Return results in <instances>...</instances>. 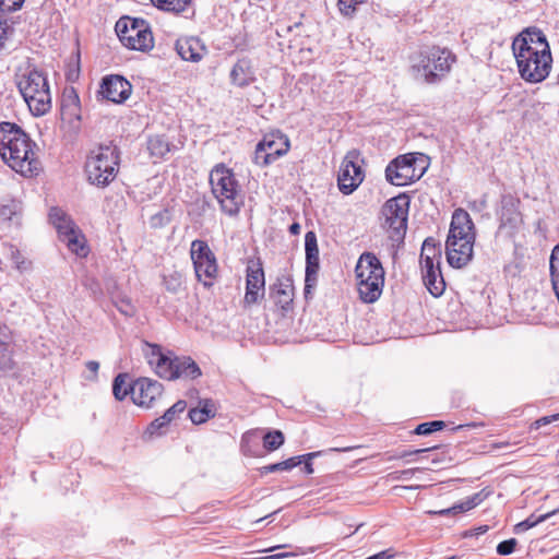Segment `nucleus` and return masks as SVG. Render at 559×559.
Here are the masks:
<instances>
[{"mask_svg":"<svg viewBox=\"0 0 559 559\" xmlns=\"http://www.w3.org/2000/svg\"><path fill=\"white\" fill-rule=\"evenodd\" d=\"M519 73L530 83L544 81L551 70V52L545 34L537 27L522 31L512 43Z\"/></svg>","mask_w":559,"mask_h":559,"instance_id":"1","label":"nucleus"},{"mask_svg":"<svg viewBox=\"0 0 559 559\" xmlns=\"http://www.w3.org/2000/svg\"><path fill=\"white\" fill-rule=\"evenodd\" d=\"M34 146L35 143L20 126L0 122V156L14 171L32 176L38 170Z\"/></svg>","mask_w":559,"mask_h":559,"instance_id":"2","label":"nucleus"},{"mask_svg":"<svg viewBox=\"0 0 559 559\" xmlns=\"http://www.w3.org/2000/svg\"><path fill=\"white\" fill-rule=\"evenodd\" d=\"M120 150L117 145L102 144L90 151L85 160V175L88 183L106 188L118 175Z\"/></svg>","mask_w":559,"mask_h":559,"instance_id":"3","label":"nucleus"},{"mask_svg":"<svg viewBox=\"0 0 559 559\" xmlns=\"http://www.w3.org/2000/svg\"><path fill=\"white\" fill-rule=\"evenodd\" d=\"M17 87L34 116H44L50 110V88L47 78L41 71L32 69L23 73L19 78Z\"/></svg>","mask_w":559,"mask_h":559,"instance_id":"4","label":"nucleus"},{"mask_svg":"<svg viewBox=\"0 0 559 559\" xmlns=\"http://www.w3.org/2000/svg\"><path fill=\"white\" fill-rule=\"evenodd\" d=\"M210 185L222 211L230 216L237 214L242 200L231 169L223 164L216 165L210 173Z\"/></svg>","mask_w":559,"mask_h":559,"instance_id":"5","label":"nucleus"},{"mask_svg":"<svg viewBox=\"0 0 559 559\" xmlns=\"http://www.w3.org/2000/svg\"><path fill=\"white\" fill-rule=\"evenodd\" d=\"M426 170L425 155L408 153L395 157L388 164L385 178L391 185L404 187L419 180Z\"/></svg>","mask_w":559,"mask_h":559,"instance_id":"6","label":"nucleus"},{"mask_svg":"<svg viewBox=\"0 0 559 559\" xmlns=\"http://www.w3.org/2000/svg\"><path fill=\"white\" fill-rule=\"evenodd\" d=\"M455 56L448 49L432 47L421 51L413 67L429 84L441 81L450 71Z\"/></svg>","mask_w":559,"mask_h":559,"instance_id":"7","label":"nucleus"},{"mask_svg":"<svg viewBox=\"0 0 559 559\" xmlns=\"http://www.w3.org/2000/svg\"><path fill=\"white\" fill-rule=\"evenodd\" d=\"M408 209L409 199L406 194H400L388 200L382 207V215L384 216L383 226L388 228L389 237L393 242L400 243L404 240Z\"/></svg>","mask_w":559,"mask_h":559,"instance_id":"8","label":"nucleus"},{"mask_svg":"<svg viewBox=\"0 0 559 559\" xmlns=\"http://www.w3.org/2000/svg\"><path fill=\"white\" fill-rule=\"evenodd\" d=\"M120 41L133 50L145 51L153 47V36L143 20L122 17L116 23Z\"/></svg>","mask_w":559,"mask_h":559,"instance_id":"9","label":"nucleus"},{"mask_svg":"<svg viewBox=\"0 0 559 559\" xmlns=\"http://www.w3.org/2000/svg\"><path fill=\"white\" fill-rule=\"evenodd\" d=\"M496 215L499 222L498 235L513 237L523 225L520 200L511 194L501 197Z\"/></svg>","mask_w":559,"mask_h":559,"instance_id":"10","label":"nucleus"},{"mask_svg":"<svg viewBox=\"0 0 559 559\" xmlns=\"http://www.w3.org/2000/svg\"><path fill=\"white\" fill-rule=\"evenodd\" d=\"M190 254L198 280L202 282L204 286H211L213 278H215L217 274L215 254L205 241L199 239L192 241Z\"/></svg>","mask_w":559,"mask_h":559,"instance_id":"11","label":"nucleus"},{"mask_svg":"<svg viewBox=\"0 0 559 559\" xmlns=\"http://www.w3.org/2000/svg\"><path fill=\"white\" fill-rule=\"evenodd\" d=\"M360 153L357 150H350L346 153L338 171V189L344 194L353 193L365 178V174L359 164Z\"/></svg>","mask_w":559,"mask_h":559,"instance_id":"12","label":"nucleus"},{"mask_svg":"<svg viewBox=\"0 0 559 559\" xmlns=\"http://www.w3.org/2000/svg\"><path fill=\"white\" fill-rule=\"evenodd\" d=\"M289 148L288 139L283 134H269L258 143L254 152V163L259 166H267L280 156L286 154Z\"/></svg>","mask_w":559,"mask_h":559,"instance_id":"13","label":"nucleus"},{"mask_svg":"<svg viewBox=\"0 0 559 559\" xmlns=\"http://www.w3.org/2000/svg\"><path fill=\"white\" fill-rule=\"evenodd\" d=\"M306 251V275H305V297L311 294L317 285L318 273L320 269L319 248L317 235L314 231H307L305 235Z\"/></svg>","mask_w":559,"mask_h":559,"instance_id":"14","label":"nucleus"},{"mask_svg":"<svg viewBox=\"0 0 559 559\" xmlns=\"http://www.w3.org/2000/svg\"><path fill=\"white\" fill-rule=\"evenodd\" d=\"M130 393L134 404L150 408L160 397L163 385L157 380L140 378L130 386Z\"/></svg>","mask_w":559,"mask_h":559,"instance_id":"15","label":"nucleus"},{"mask_svg":"<svg viewBox=\"0 0 559 559\" xmlns=\"http://www.w3.org/2000/svg\"><path fill=\"white\" fill-rule=\"evenodd\" d=\"M132 92L131 83L118 74L103 78L99 93L104 98L115 104L126 102Z\"/></svg>","mask_w":559,"mask_h":559,"instance_id":"16","label":"nucleus"},{"mask_svg":"<svg viewBox=\"0 0 559 559\" xmlns=\"http://www.w3.org/2000/svg\"><path fill=\"white\" fill-rule=\"evenodd\" d=\"M474 242L475 237L464 240L447 239L445 253L449 264L456 269L465 266L473 258Z\"/></svg>","mask_w":559,"mask_h":559,"instance_id":"17","label":"nucleus"},{"mask_svg":"<svg viewBox=\"0 0 559 559\" xmlns=\"http://www.w3.org/2000/svg\"><path fill=\"white\" fill-rule=\"evenodd\" d=\"M169 366L164 371L163 379H197L202 374L198 364L191 357H170Z\"/></svg>","mask_w":559,"mask_h":559,"instance_id":"18","label":"nucleus"},{"mask_svg":"<svg viewBox=\"0 0 559 559\" xmlns=\"http://www.w3.org/2000/svg\"><path fill=\"white\" fill-rule=\"evenodd\" d=\"M357 281H376L384 283V269L380 260L371 252H364L355 267Z\"/></svg>","mask_w":559,"mask_h":559,"instance_id":"19","label":"nucleus"},{"mask_svg":"<svg viewBox=\"0 0 559 559\" xmlns=\"http://www.w3.org/2000/svg\"><path fill=\"white\" fill-rule=\"evenodd\" d=\"M264 272L260 263L249 265L247 269L245 301L255 304L264 295Z\"/></svg>","mask_w":559,"mask_h":559,"instance_id":"20","label":"nucleus"},{"mask_svg":"<svg viewBox=\"0 0 559 559\" xmlns=\"http://www.w3.org/2000/svg\"><path fill=\"white\" fill-rule=\"evenodd\" d=\"M475 226L469 214L463 209L453 212L448 239L464 240L475 237Z\"/></svg>","mask_w":559,"mask_h":559,"instance_id":"21","label":"nucleus"},{"mask_svg":"<svg viewBox=\"0 0 559 559\" xmlns=\"http://www.w3.org/2000/svg\"><path fill=\"white\" fill-rule=\"evenodd\" d=\"M187 407V403L185 401L176 402L171 407H169L163 416L153 420L144 432V438H152L154 436L163 435V428H165L169 423H171L175 417L182 413Z\"/></svg>","mask_w":559,"mask_h":559,"instance_id":"22","label":"nucleus"},{"mask_svg":"<svg viewBox=\"0 0 559 559\" xmlns=\"http://www.w3.org/2000/svg\"><path fill=\"white\" fill-rule=\"evenodd\" d=\"M176 51L182 60L199 62L203 56L205 48L200 39L195 37L179 38L176 43Z\"/></svg>","mask_w":559,"mask_h":559,"instance_id":"23","label":"nucleus"},{"mask_svg":"<svg viewBox=\"0 0 559 559\" xmlns=\"http://www.w3.org/2000/svg\"><path fill=\"white\" fill-rule=\"evenodd\" d=\"M423 281L429 293L438 297L445 288V283L441 274L439 262L436 264L423 265L421 266Z\"/></svg>","mask_w":559,"mask_h":559,"instance_id":"24","label":"nucleus"},{"mask_svg":"<svg viewBox=\"0 0 559 559\" xmlns=\"http://www.w3.org/2000/svg\"><path fill=\"white\" fill-rule=\"evenodd\" d=\"M143 352L150 366L162 378L167 366H169L170 356L165 355L159 345L147 342L144 343Z\"/></svg>","mask_w":559,"mask_h":559,"instance_id":"25","label":"nucleus"},{"mask_svg":"<svg viewBox=\"0 0 559 559\" xmlns=\"http://www.w3.org/2000/svg\"><path fill=\"white\" fill-rule=\"evenodd\" d=\"M231 83L236 86L243 87L254 80L251 61L248 59L238 60L230 71Z\"/></svg>","mask_w":559,"mask_h":559,"instance_id":"26","label":"nucleus"},{"mask_svg":"<svg viewBox=\"0 0 559 559\" xmlns=\"http://www.w3.org/2000/svg\"><path fill=\"white\" fill-rule=\"evenodd\" d=\"M216 414V406L213 400L205 399L199 401L197 407L189 411V417L193 424L200 425L207 419L214 417Z\"/></svg>","mask_w":559,"mask_h":559,"instance_id":"27","label":"nucleus"},{"mask_svg":"<svg viewBox=\"0 0 559 559\" xmlns=\"http://www.w3.org/2000/svg\"><path fill=\"white\" fill-rule=\"evenodd\" d=\"M384 283L376 281H357L359 296L362 301L371 304L379 299Z\"/></svg>","mask_w":559,"mask_h":559,"instance_id":"28","label":"nucleus"},{"mask_svg":"<svg viewBox=\"0 0 559 559\" xmlns=\"http://www.w3.org/2000/svg\"><path fill=\"white\" fill-rule=\"evenodd\" d=\"M483 501V495L481 492L474 493L473 496L467 497L466 499L460 501L459 503L454 504L451 508L443 509L440 511H428L429 514H439V515H445V514H457L462 512L469 511L477 507Z\"/></svg>","mask_w":559,"mask_h":559,"instance_id":"29","label":"nucleus"},{"mask_svg":"<svg viewBox=\"0 0 559 559\" xmlns=\"http://www.w3.org/2000/svg\"><path fill=\"white\" fill-rule=\"evenodd\" d=\"M49 219L61 236L71 234L76 228L72 219L59 207L50 210Z\"/></svg>","mask_w":559,"mask_h":559,"instance_id":"30","label":"nucleus"},{"mask_svg":"<svg viewBox=\"0 0 559 559\" xmlns=\"http://www.w3.org/2000/svg\"><path fill=\"white\" fill-rule=\"evenodd\" d=\"M322 454L321 451H318V452H311V453H308V454H305V455H299V456H293V457H289L288 460H285L283 462H280V463H275V464H270L267 466H264L263 467V473H274V472H282V471H290L292 468L298 466L299 464L302 463V459L304 457H308L309 460H312L317 456H320Z\"/></svg>","mask_w":559,"mask_h":559,"instance_id":"31","label":"nucleus"},{"mask_svg":"<svg viewBox=\"0 0 559 559\" xmlns=\"http://www.w3.org/2000/svg\"><path fill=\"white\" fill-rule=\"evenodd\" d=\"M440 257L441 251L440 248L436 245L435 239L431 237L425 239L421 246L420 265L423 266L436 264L437 262H439Z\"/></svg>","mask_w":559,"mask_h":559,"instance_id":"32","label":"nucleus"},{"mask_svg":"<svg viewBox=\"0 0 559 559\" xmlns=\"http://www.w3.org/2000/svg\"><path fill=\"white\" fill-rule=\"evenodd\" d=\"M68 248L78 255H86L87 250L84 243V237L76 230V228L63 236Z\"/></svg>","mask_w":559,"mask_h":559,"instance_id":"33","label":"nucleus"},{"mask_svg":"<svg viewBox=\"0 0 559 559\" xmlns=\"http://www.w3.org/2000/svg\"><path fill=\"white\" fill-rule=\"evenodd\" d=\"M152 3L160 10L174 12V13H182L185 12L191 0H151Z\"/></svg>","mask_w":559,"mask_h":559,"instance_id":"34","label":"nucleus"},{"mask_svg":"<svg viewBox=\"0 0 559 559\" xmlns=\"http://www.w3.org/2000/svg\"><path fill=\"white\" fill-rule=\"evenodd\" d=\"M557 511L548 512V513L542 514L539 516L531 515L526 520L518 523L514 526V532L516 534L523 533V532H525V531L536 526L538 523H542V522L546 521L547 519H549Z\"/></svg>","mask_w":559,"mask_h":559,"instance_id":"35","label":"nucleus"},{"mask_svg":"<svg viewBox=\"0 0 559 559\" xmlns=\"http://www.w3.org/2000/svg\"><path fill=\"white\" fill-rule=\"evenodd\" d=\"M130 386L127 384V374L119 373L112 383V393L118 401H122L129 393Z\"/></svg>","mask_w":559,"mask_h":559,"instance_id":"36","label":"nucleus"},{"mask_svg":"<svg viewBox=\"0 0 559 559\" xmlns=\"http://www.w3.org/2000/svg\"><path fill=\"white\" fill-rule=\"evenodd\" d=\"M284 443V435L281 430L269 431L263 438V447L269 451L277 450Z\"/></svg>","mask_w":559,"mask_h":559,"instance_id":"37","label":"nucleus"},{"mask_svg":"<svg viewBox=\"0 0 559 559\" xmlns=\"http://www.w3.org/2000/svg\"><path fill=\"white\" fill-rule=\"evenodd\" d=\"M444 426H445V424L442 420H433V421L423 423L416 427L415 433L427 436L435 431L441 430L442 428H444Z\"/></svg>","mask_w":559,"mask_h":559,"instance_id":"38","label":"nucleus"},{"mask_svg":"<svg viewBox=\"0 0 559 559\" xmlns=\"http://www.w3.org/2000/svg\"><path fill=\"white\" fill-rule=\"evenodd\" d=\"M171 221L170 212L167 209L159 211L150 218V225L152 228H162L169 224Z\"/></svg>","mask_w":559,"mask_h":559,"instance_id":"39","label":"nucleus"},{"mask_svg":"<svg viewBox=\"0 0 559 559\" xmlns=\"http://www.w3.org/2000/svg\"><path fill=\"white\" fill-rule=\"evenodd\" d=\"M116 308L120 313H122L126 317H132L135 313V308L130 301V299L122 297L116 300L115 302Z\"/></svg>","mask_w":559,"mask_h":559,"instance_id":"40","label":"nucleus"},{"mask_svg":"<svg viewBox=\"0 0 559 559\" xmlns=\"http://www.w3.org/2000/svg\"><path fill=\"white\" fill-rule=\"evenodd\" d=\"M362 1L364 0H338L340 11L344 15H352L355 12L356 7Z\"/></svg>","mask_w":559,"mask_h":559,"instance_id":"41","label":"nucleus"},{"mask_svg":"<svg viewBox=\"0 0 559 559\" xmlns=\"http://www.w3.org/2000/svg\"><path fill=\"white\" fill-rule=\"evenodd\" d=\"M518 542L515 538H510L498 544L497 552L501 556L510 555L514 551Z\"/></svg>","mask_w":559,"mask_h":559,"instance_id":"42","label":"nucleus"},{"mask_svg":"<svg viewBox=\"0 0 559 559\" xmlns=\"http://www.w3.org/2000/svg\"><path fill=\"white\" fill-rule=\"evenodd\" d=\"M25 0H0V11L2 13L14 12L22 8Z\"/></svg>","mask_w":559,"mask_h":559,"instance_id":"43","label":"nucleus"},{"mask_svg":"<svg viewBox=\"0 0 559 559\" xmlns=\"http://www.w3.org/2000/svg\"><path fill=\"white\" fill-rule=\"evenodd\" d=\"M421 471L423 469L419 467L408 468V469L394 472L391 474V476H392V479H394V480H409L415 473L421 472Z\"/></svg>","mask_w":559,"mask_h":559,"instance_id":"44","label":"nucleus"},{"mask_svg":"<svg viewBox=\"0 0 559 559\" xmlns=\"http://www.w3.org/2000/svg\"><path fill=\"white\" fill-rule=\"evenodd\" d=\"M150 147L152 148L153 153L163 155L164 153L168 152V144L165 143L160 139H152L150 141Z\"/></svg>","mask_w":559,"mask_h":559,"instance_id":"45","label":"nucleus"},{"mask_svg":"<svg viewBox=\"0 0 559 559\" xmlns=\"http://www.w3.org/2000/svg\"><path fill=\"white\" fill-rule=\"evenodd\" d=\"M556 420H559V413L555 414V415H550V416L540 417L539 419L535 420L532 424L531 428L532 429H539L542 426L549 425V424H551L552 421H556Z\"/></svg>","mask_w":559,"mask_h":559,"instance_id":"46","label":"nucleus"},{"mask_svg":"<svg viewBox=\"0 0 559 559\" xmlns=\"http://www.w3.org/2000/svg\"><path fill=\"white\" fill-rule=\"evenodd\" d=\"M9 24L8 21L0 16V48L3 47L4 41L8 38V32H9Z\"/></svg>","mask_w":559,"mask_h":559,"instance_id":"47","label":"nucleus"},{"mask_svg":"<svg viewBox=\"0 0 559 559\" xmlns=\"http://www.w3.org/2000/svg\"><path fill=\"white\" fill-rule=\"evenodd\" d=\"M489 530V527L487 525H481L479 527H476L474 530H471L469 532H467L465 534L466 537L468 536H478V535H483L485 534L487 531Z\"/></svg>","mask_w":559,"mask_h":559,"instance_id":"48","label":"nucleus"},{"mask_svg":"<svg viewBox=\"0 0 559 559\" xmlns=\"http://www.w3.org/2000/svg\"><path fill=\"white\" fill-rule=\"evenodd\" d=\"M486 206H487V201L485 198H483L479 201H474L473 203H471L469 209L472 211H481V210L486 209Z\"/></svg>","mask_w":559,"mask_h":559,"instance_id":"49","label":"nucleus"},{"mask_svg":"<svg viewBox=\"0 0 559 559\" xmlns=\"http://www.w3.org/2000/svg\"><path fill=\"white\" fill-rule=\"evenodd\" d=\"M294 556H295L294 552H280V554L263 557L261 559H284V558L294 557Z\"/></svg>","mask_w":559,"mask_h":559,"instance_id":"50","label":"nucleus"},{"mask_svg":"<svg viewBox=\"0 0 559 559\" xmlns=\"http://www.w3.org/2000/svg\"><path fill=\"white\" fill-rule=\"evenodd\" d=\"M86 368L91 372L97 373V371L99 369V364L97 361H95V360H90V361L86 362Z\"/></svg>","mask_w":559,"mask_h":559,"instance_id":"51","label":"nucleus"},{"mask_svg":"<svg viewBox=\"0 0 559 559\" xmlns=\"http://www.w3.org/2000/svg\"><path fill=\"white\" fill-rule=\"evenodd\" d=\"M359 445H352V447H343V448H331L329 449V451L331 452H349V451H353L355 449H358Z\"/></svg>","mask_w":559,"mask_h":559,"instance_id":"52","label":"nucleus"},{"mask_svg":"<svg viewBox=\"0 0 559 559\" xmlns=\"http://www.w3.org/2000/svg\"><path fill=\"white\" fill-rule=\"evenodd\" d=\"M302 462H305V472L307 474H312L313 473V468H312L311 460H309L308 457H304Z\"/></svg>","mask_w":559,"mask_h":559,"instance_id":"53","label":"nucleus"},{"mask_svg":"<svg viewBox=\"0 0 559 559\" xmlns=\"http://www.w3.org/2000/svg\"><path fill=\"white\" fill-rule=\"evenodd\" d=\"M430 449H418V450H415V451H405L403 452L400 457H405V456H408V455H412V454H418V453H423V452H426V451H429Z\"/></svg>","mask_w":559,"mask_h":559,"instance_id":"54","label":"nucleus"},{"mask_svg":"<svg viewBox=\"0 0 559 559\" xmlns=\"http://www.w3.org/2000/svg\"><path fill=\"white\" fill-rule=\"evenodd\" d=\"M289 231L290 234L293 235H298L300 233V225L298 223H293L290 226H289Z\"/></svg>","mask_w":559,"mask_h":559,"instance_id":"55","label":"nucleus"},{"mask_svg":"<svg viewBox=\"0 0 559 559\" xmlns=\"http://www.w3.org/2000/svg\"><path fill=\"white\" fill-rule=\"evenodd\" d=\"M478 425L475 424V423H472V424H466V425H459L454 428V430H462V429H465V428H472V427H477Z\"/></svg>","mask_w":559,"mask_h":559,"instance_id":"56","label":"nucleus"},{"mask_svg":"<svg viewBox=\"0 0 559 559\" xmlns=\"http://www.w3.org/2000/svg\"><path fill=\"white\" fill-rule=\"evenodd\" d=\"M299 26H300V23H295L294 25L287 26L286 31H287V32H292V31H293V28H297V27H299Z\"/></svg>","mask_w":559,"mask_h":559,"instance_id":"57","label":"nucleus"},{"mask_svg":"<svg viewBox=\"0 0 559 559\" xmlns=\"http://www.w3.org/2000/svg\"><path fill=\"white\" fill-rule=\"evenodd\" d=\"M10 367V358H8V361L3 362V365H1V368H9Z\"/></svg>","mask_w":559,"mask_h":559,"instance_id":"58","label":"nucleus"},{"mask_svg":"<svg viewBox=\"0 0 559 559\" xmlns=\"http://www.w3.org/2000/svg\"><path fill=\"white\" fill-rule=\"evenodd\" d=\"M284 547H286V545H277V546L271 548L270 551L275 550V549H280V548H284Z\"/></svg>","mask_w":559,"mask_h":559,"instance_id":"59","label":"nucleus"},{"mask_svg":"<svg viewBox=\"0 0 559 559\" xmlns=\"http://www.w3.org/2000/svg\"><path fill=\"white\" fill-rule=\"evenodd\" d=\"M404 489H416L418 488V486H406V487H403Z\"/></svg>","mask_w":559,"mask_h":559,"instance_id":"60","label":"nucleus"},{"mask_svg":"<svg viewBox=\"0 0 559 559\" xmlns=\"http://www.w3.org/2000/svg\"><path fill=\"white\" fill-rule=\"evenodd\" d=\"M277 293L282 294V295H286V292L284 289H280Z\"/></svg>","mask_w":559,"mask_h":559,"instance_id":"61","label":"nucleus"},{"mask_svg":"<svg viewBox=\"0 0 559 559\" xmlns=\"http://www.w3.org/2000/svg\"><path fill=\"white\" fill-rule=\"evenodd\" d=\"M558 83H559V73H558Z\"/></svg>","mask_w":559,"mask_h":559,"instance_id":"62","label":"nucleus"}]
</instances>
